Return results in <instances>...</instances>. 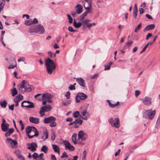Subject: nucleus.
I'll return each mask as SVG.
<instances>
[{
  "mask_svg": "<svg viewBox=\"0 0 160 160\" xmlns=\"http://www.w3.org/2000/svg\"><path fill=\"white\" fill-rule=\"evenodd\" d=\"M4 5V4L3 2H0V12L2 11Z\"/></svg>",
  "mask_w": 160,
  "mask_h": 160,
  "instance_id": "48",
  "label": "nucleus"
},
{
  "mask_svg": "<svg viewBox=\"0 0 160 160\" xmlns=\"http://www.w3.org/2000/svg\"><path fill=\"white\" fill-rule=\"evenodd\" d=\"M95 25V23H89L87 27L88 28H90L93 26H94Z\"/></svg>",
  "mask_w": 160,
  "mask_h": 160,
  "instance_id": "53",
  "label": "nucleus"
},
{
  "mask_svg": "<svg viewBox=\"0 0 160 160\" xmlns=\"http://www.w3.org/2000/svg\"><path fill=\"white\" fill-rule=\"evenodd\" d=\"M52 146L54 151L58 153L59 155L60 152L59 147L58 145L55 144H52Z\"/></svg>",
  "mask_w": 160,
  "mask_h": 160,
  "instance_id": "27",
  "label": "nucleus"
},
{
  "mask_svg": "<svg viewBox=\"0 0 160 160\" xmlns=\"http://www.w3.org/2000/svg\"><path fill=\"white\" fill-rule=\"evenodd\" d=\"M87 138V135L82 131H80L78 134V143L82 145L85 144L82 141L85 140Z\"/></svg>",
  "mask_w": 160,
  "mask_h": 160,
  "instance_id": "5",
  "label": "nucleus"
},
{
  "mask_svg": "<svg viewBox=\"0 0 160 160\" xmlns=\"http://www.w3.org/2000/svg\"><path fill=\"white\" fill-rule=\"evenodd\" d=\"M6 141L10 144L12 148H16L17 147L18 142L16 140H13L11 138H7Z\"/></svg>",
  "mask_w": 160,
  "mask_h": 160,
  "instance_id": "14",
  "label": "nucleus"
},
{
  "mask_svg": "<svg viewBox=\"0 0 160 160\" xmlns=\"http://www.w3.org/2000/svg\"><path fill=\"white\" fill-rule=\"evenodd\" d=\"M70 92L69 91L66 92L65 94V96L67 99H69L70 98Z\"/></svg>",
  "mask_w": 160,
  "mask_h": 160,
  "instance_id": "45",
  "label": "nucleus"
},
{
  "mask_svg": "<svg viewBox=\"0 0 160 160\" xmlns=\"http://www.w3.org/2000/svg\"><path fill=\"white\" fill-rule=\"evenodd\" d=\"M146 16L147 18L149 19H153L152 18L150 15L148 14H146Z\"/></svg>",
  "mask_w": 160,
  "mask_h": 160,
  "instance_id": "60",
  "label": "nucleus"
},
{
  "mask_svg": "<svg viewBox=\"0 0 160 160\" xmlns=\"http://www.w3.org/2000/svg\"><path fill=\"white\" fill-rule=\"evenodd\" d=\"M152 35V33H148V34L147 35L146 38V39L148 40L149 38L151 37Z\"/></svg>",
  "mask_w": 160,
  "mask_h": 160,
  "instance_id": "58",
  "label": "nucleus"
},
{
  "mask_svg": "<svg viewBox=\"0 0 160 160\" xmlns=\"http://www.w3.org/2000/svg\"><path fill=\"white\" fill-rule=\"evenodd\" d=\"M144 12V10L143 9L141 8L139 9V12L140 14H142Z\"/></svg>",
  "mask_w": 160,
  "mask_h": 160,
  "instance_id": "61",
  "label": "nucleus"
},
{
  "mask_svg": "<svg viewBox=\"0 0 160 160\" xmlns=\"http://www.w3.org/2000/svg\"><path fill=\"white\" fill-rule=\"evenodd\" d=\"M104 67H105V68H104L105 70H109L110 68V65H105Z\"/></svg>",
  "mask_w": 160,
  "mask_h": 160,
  "instance_id": "51",
  "label": "nucleus"
},
{
  "mask_svg": "<svg viewBox=\"0 0 160 160\" xmlns=\"http://www.w3.org/2000/svg\"><path fill=\"white\" fill-rule=\"evenodd\" d=\"M87 98V95L83 93H78L76 96V102H79L80 100H84Z\"/></svg>",
  "mask_w": 160,
  "mask_h": 160,
  "instance_id": "9",
  "label": "nucleus"
},
{
  "mask_svg": "<svg viewBox=\"0 0 160 160\" xmlns=\"http://www.w3.org/2000/svg\"><path fill=\"white\" fill-rule=\"evenodd\" d=\"M77 82L82 87H85V84L84 83V81L81 78H78L76 79Z\"/></svg>",
  "mask_w": 160,
  "mask_h": 160,
  "instance_id": "23",
  "label": "nucleus"
},
{
  "mask_svg": "<svg viewBox=\"0 0 160 160\" xmlns=\"http://www.w3.org/2000/svg\"><path fill=\"white\" fill-rule=\"evenodd\" d=\"M45 112L43 111L42 109H41V108L40 110L39 111V113L40 114V116L41 117H42L45 115V114L44 113Z\"/></svg>",
  "mask_w": 160,
  "mask_h": 160,
  "instance_id": "46",
  "label": "nucleus"
},
{
  "mask_svg": "<svg viewBox=\"0 0 160 160\" xmlns=\"http://www.w3.org/2000/svg\"><path fill=\"white\" fill-rule=\"evenodd\" d=\"M63 142L66 149H68L71 151H74V147L71 144L69 141H63Z\"/></svg>",
  "mask_w": 160,
  "mask_h": 160,
  "instance_id": "12",
  "label": "nucleus"
},
{
  "mask_svg": "<svg viewBox=\"0 0 160 160\" xmlns=\"http://www.w3.org/2000/svg\"><path fill=\"white\" fill-rule=\"evenodd\" d=\"M18 152V151H15V153L17 155L18 158L22 160H25V158L23 156H22L19 153H16V152Z\"/></svg>",
  "mask_w": 160,
  "mask_h": 160,
  "instance_id": "37",
  "label": "nucleus"
},
{
  "mask_svg": "<svg viewBox=\"0 0 160 160\" xmlns=\"http://www.w3.org/2000/svg\"><path fill=\"white\" fill-rule=\"evenodd\" d=\"M21 106L28 108H33L34 107L33 104L29 101H23L22 103Z\"/></svg>",
  "mask_w": 160,
  "mask_h": 160,
  "instance_id": "8",
  "label": "nucleus"
},
{
  "mask_svg": "<svg viewBox=\"0 0 160 160\" xmlns=\"http://www.w3.org/2000/svg\"><path fill=\"white\" fill-rule=\"evenodd\" d=\"M38 22V20L36 18H34L33 20L30 19L26 21L25 22V24L28 26H30L33 24L37 23Z\"/></svg>",
  "mask_w": 160,
  "mask_h": 160,
  "instance_id": "17",
  "label": "nucleus"
},
{
  "mask_svg": "<svg viewBox=\"0 0 160 160\" xmlns=\"http://www.w3.org/2000/svg\"><path fill=\"white\" fill-rule=\"evenodd\" d=\"M107 102L108 103L109 106L112 108H113L119 104V102L118 101L116 103H114V102L112 101V102L113 103H112L108 100H107Z\"/></svg>",
  "mask_w": 160,
  "mask_h": 160,
  "instance_id": "24",
  "label": "nucleus"
},
{
  "mask_svg": "<svg viewBox=\"0 0 160 160\" xmlns=\"http://www.w3.org/2000/svg\"><path fill=\"white\" fill-rule=\"evenodd\" d=\"M91 20L89 19H86L85 20L83 21L82 23L83 25H86L87 26L88 25V22H90Z\"/></svg>",
  "mask_w": 160,
  "mask_h": 160,
  "instance_id": "41",
  "label": "nucleus"
},
{
  "mask_svg": "<svg viewBox=\"0 0 160 160\" xmlns=\"http://www.w3.org/2000/svg\"><path fill=\"white\" fill-rule=\"evenodd\" d=\"M68 157L67 153L65 152H63L62 155L61 157V158H67Z\"/></svg>",
  "mask_w": 160,
  "mask_h": 160,
  "instance_id": "47",
  "label": "nucleus"
},
{
  "mask_svg": "<svg viewBox=\"0 0 160 160\" xmlns=\"http://www.w3.org/2000/svg\"><path fill=\"white\" fill-rule=\"evenodd\" d=\"M67 16L69 20V23H72L73 22L72 18L71 17L69 14H67Z\"/></svg>",
  "mask_w": 160,
  "mask_h": 160,
  "instance_id": "43",
  "label": "nucleus"
},
{
  "mask_svg": "<svg viewBox=\"0 0 160 160\" xmlns=\"http://www.w3.org/2000/svg\"><path fill=\"white\" fill-rule=\"evenodd\" d=\"M73 117L75 118H77L79 116H80L81 117V115L79 114V112L78 111H76L73 114Z\"/></svg>",
  "mask_w": 160,
  "mask_h": 160,
  "instance_id": "40",
  "label": "nucleus"
},
{
  "mask_svg": "<svg viewBox=\"0 0 160 160\" xmlns=\"http://www.w3.org/2000/svg\"><path fill=\"white\" fill-rule=\"evenodd\" d=\"M88 6H86V3H84L83 4V6L87 10V12L89 13H91L92 12V6L91 5L92 2L91 1L90 2H87Z\"/></svg>",
  "mask_w": 160,
  "mask_h": 160,
  "instance_id": "15",
  "label": "nucleus"
},
{
  "mask_svg": "<svg viewBox=\"0 0 160 160\" xmlns=\"http://www.w3.org/2000/svg\"><path fill=\"white\" fill-rule=\"evenodd\" d=\"M51 160H57L56 157L54 155H51Z\"/></svg>",
  "mask_w": 160,
  "mask_h": 160,
  "instance_id": "59",
  "label": "nucleus"
},
{
  "mask_svg": "<svg viewBox=\"0 0 160 160\" xmlns=\"http://www.w3.org/2000/svg\"><path fill=\"white\" fill-rule=\"evenodd\" d=\"M108 122L111 125H113L117 128H118L120 126V121L118 118L114 119L112 118H111L109 120Z\"/></svg>",
  "mask_w": 160,
  "mask_h": 160,
  "instance_id": "7",
  "label": "nucleus"
},
{
  "mask_svg": "<svg viewBox=\"0 0 160 160\" xmlns=\"http://www.w3.org/2000/svg\"><path fill=\"white\" fill-rule=\"evenodd\" d=\"M23 99V97L21 95L19 94L15 97L14 99V101L15 103V106L16 107L18 106V103Z\"/></svg>",
  "mask_w": 160,
  "mask_h": 160,
  "instance_id": "13",
  "label": "nucleus"
},
{
  "mask_svg": "<svg viewBox=\"0 0 160 160\" xmlns=\"http://www.w3.org/2000/svg\"><path fill=\"white\" fill-rule=\"evenodd\" d=\"M133 43V42L131 40H129L126 43L125 46L124 47H129Z\"/></svg>",
  "mask_w": 160,
  "mask_h": 160,
  "instance_id": "39",
  "label": "nucleus"
},
{
  "mask_svg": "<svg viewBox=\"0 0 160 160\" xmlns=\"http://www.w3.org/2000/svg\"><path fill=\"white\" fill-rule=\"evenodd\" d=\"M155 27V25L154 24H151L147 26V27L144 29L143 31L145 32L147 31L152 30L154 29Z\"/></svg>",
  "mask_w": 160,
  "mask_h": 160,
  "instance_id": "25",
  "label": "nucleus"
},
{
  "mask_svg": "<svg viewBox=\"0 0 160 160\" xmlns=\"http://www.w3.org/2000/svg\"><path fill=\"white\" fill-rule=\"evenodd\" d=\"M36 33L39 32L40 34H42L44 32V29L43 26L41 24L36 26Z\"/></svg>",
  "mask_w": 160,
  "mask_h": 160,
  "instance_id": "18",
  "label": "nucleus"
},
{
  "mask_svg": "<svg viewBox=\"0 0 160 160\" xmlns=\"http://www.w3.org/2000/svg\"><path fill=\"white\" fill-rule=\"evenodd\" d=\"M138 11H133V15L134 18L136 19L137 18V13H138Z\"/></svg>",
  "mask_w": 160,
  "mask_h": 160,
  "instance_id": "50",
  "label": "nucleus"
},
{
  "mask_svg": "<svg viewBox=\"0 0 160 160\" xmlns=\"http://www.w3.org/2000/svg\"><path fill=\"white\" fill-rule=\"evenodd\" d=\"M14 104L13 105H11L9 107V108L10 109V110H11L12 111L14 109Z\"/></svg>",
  "mask_w": 160,
  "mask_h": 160,
  "instance_id": "62",
  "label": "nucleus"
},
{
  "mask_svg": "<svg viewBox=\"0 0 160 160\" xmlns=\"http://www.w3.org/2000/svg\"><path fill=\"white\" fill-rule=\"evenodd\" d=\"M56 137V135L55 133L54 132L52 131L51 132V139L52 140L54 141Z\"/></svg>",
  "mask_w": 160,
  "mask_h": 160,
  "instance_id": "42",
  "label": "nucleus"
},
{
  "mask_svg": "<svg viewBox=\"0 0 160 160\" xmlns=\"http://www.w3.org/2000/svg\"><path fill=\"white\" fill-rule=\"evenodd\" d=\"M148 47V46H147V45H146L143 48L142 51L140 52V53H142L143 52H144L146 50Z\"/></svg>",
  "mask_w": 160,
  "mask_h": 160,
  "instance_id": "57",
  "label": "nucleus"
},
{
  "mask_svg": "<svg viewBox=\"0 0 160 160\" xmlns=\"http://www.w3.org/2000/svg\"><path fill=\"white\" fill-rule=\"evenodd\" d=\"M140 92L139 91L136 90L135 91V95L136 97H137L138 95L140 94Z\"/></svg>",
  "mask_w": 160,
  "mask_h": 160,
  "instance_id": "54",
  "label": "nucleus"
},
{
  "mask_svg": "<svg viewBox=\"0 0 160 160\" xmlns=\"http://www.w3.org/2000/svg\"><path fill=\"white\" fill-rule=\"evenodd\" d=\"M98 77V74H95L92 76L91 78V79L96 78Z\"/></svg>",
  "mask_w": 160,
  "mask_h": 160,
  "instance_id": "63",
  "label": "nucleus"
},
{
  "mask_svg": "<svg viewBox=\"0 0 160 160\" xmlns=\"http://www.w3.org/2000/svg\"><path fill=\"white\" fill-rule=\"evenodd\" d=\"M141 100L145 105L149 106L152 104V98L150 97L146 96Z\"/></svg>",
  "mask_w": 160,
  "mask_h": 160,
  "instance_id": "10",
  "label": "nucleus"
},
{
  "mask_svg": "<svg viewBox=\"0 0 160 160\" xmlns=\"http://www.w3.org/2000/svg\"><path fill=\"white\" fill-rule=\"evenodd\" d=\"M52 98V95L48 93L43 94L41 98H38V99L40 101L45 100L49 103L52 102L51 99Z\"/></svg>",
  "mask_w": 160,
  "mask_h": 160,
  "instance_id": "6",
  "label": "nucleus"
},
{
  "mask_svg": "<svg viewBox=\"0 0 160 160\" xmlns=\"http://www.w3.org/2000/svg\"><path fill=\"white\" fill-rule=\"evenodd\" d=\"M14 131V130L13 128L9 129L5 133V136L6 137H7L10 136Z\"/></svg>",
  "mask_w": 160,
  "mask_h": 160,
  "instance_id": "30",
  "label": "nucleus"
},
{
  "mask_svg": "<svg viewBox=\"0 0 160 160\" xmlns=\"http://www.w3.org/2000/svg\"><path fill=\"white\" fill-rule=\"evenodd\" d=\"M36 26H32L29 28V31L30 33H36L37 31Z\"/></svg>",
  "mask_w": 160,
  "mask_h": 160,
  "instance_id": "29",
  "label": "nucleus"
},
{
  "mask_svg": "<svg viewBox=\"0 0 160 160\" xmlns=\"http://www.w3.org/2000/svg\"><path fill=\"white\" fill-rule=\"evenodd\" d=\"M56 118L53 116H50L48 118H45L43 119V122L45 123H50L49 126L51 127H54L57 125V123L55 122Z\"/></svg>",
  "mask_w": 160,
  "mask_h": 160,
  "instance_id": "4",
  "label": "nucleus"
},
{
  "mask_svg": "<svg viewBox=\"0 0 160 160\" xmlns=\"http://www.w3.org/2000/svg\"><path fill=\"white\" fill-rule=\"evenodd\" d=\"M74 122H75V128H78L82 124V120L80 118L77 119H76Z\"/></svg>",
  "mask_w": 160,
  "mask_h": 160,
  "instance_id": "22",
  "label": "nucleus"
},
{
  "mask_svg": "<svg viewBox=\"0 0 160 160\" xmlns=\"http://www.w3.org/2000/svg\"><path fill=\"white\" fill-rule=\"evenodd\" d=\"M85 17L83 16L82 14L80 16L79 18V20L80 21H82V20H84V18Z\"/></svg>",
  "mask_w": 160,
  "mask_h": 160,
  "instance_id": "55",
  "label": "nucleus"
},
{
  "mask_svg": "<svg viewBox=\"0 0 160 160\" xmlns=\"http://www.w3.org/2000/svg\"><path fill=\"white\" fill-rule=\"evenodd\" d=\"M25 82L24 80H23L22 82L21 86L19 89V91H21V92H24L26 91V87L25 86Z\"/></svg>",
  "mask_w": 160,
  "mask_h": 160,
  "instance_id": "20",
  "label": "nucleus"
},
{
  "mask_svg": "<svg viewBox=\"0 0 160 160\" xmlns=\"http://www.w3.org/2000/svg\"><path fill=\"white\" fill-rule=\"evenodd\" d=\"M1 128L3 132H6L8 129L9 125L8 123H6V124L4 123H2L1 124Z\"/></svg>",
  "mask_w": 160,
  "mask_h": 160,
  "instance_id": "26",
  "label": "nucleus"
},
{
  "mask_svg": "<svg viewBox=\"0 0 160 160\" xmlns=\"http://www.w3.org/2000/svg\"><path fill=\"white\" fill-rule=\"evenodd\" d=\"M26 132L29 138H32L34 136H38L39 133L34 127L28 126L26 129Z\"/></svg>",
  "mask_w": 160,
  "mask_h": 160,
  "instance_id": "2",
  "label": "nucleus"
},
{
  "mask_svg": "<svg viewBox=\"0 0 160 160\" xmlns=\"http://www.w3.org/2000/svg\"><path fill=\"white\" fill-rule=\"evenodd\" d=\"M45 64L48 73L51 74L52 72L56 69V66L55 63L53 60L48 58L46 60Z\"/></svg>",
  "mask_w": 160,
  "mask_h": 160,
  "instance_id": "1",
  "label": "nucleus"
},
{
  "mask_svg": "<svg viewBox=\"0 0 160 160\" xmlns=\"http://www.w3.org/2000/svg\"><path fill=\"white\" fill-rule=\"evenodd\" d=\"M44 154L43 153H41L39 155H38V159H43Z\"/></svg>",
  "mask_w": 160,
  "mask_h": 160,
  "instance_id": "52",
  "label": "nucleus"
},
{
  "mask_svg": "<svg viewBox=\"0 0 160 160\" xmlns=\"http://www.w3.org/2000/svg\"><path fill=\"white\" fill-rule=\"evenodd\" d=\"M76 12L78 14H80L82 12V6L79 4H77L75 7Z\"/></svg>",
  "mask_w": 160,
  "mask_h": 160,
  "instance_id": "19",
  "label": "nucleus"
},
{
  "mask_svg": "<svg viewBox=\"0 0 160 160\" xmlns=\"http://www.w3.org/2000/svg\"><path fill=\"white\" fill-rule=\"evenodd\" d=\"M32 157L35 159H38V155L36 152H34L32 155Z\"/></svg>",
  "mask_w": 160,
  "mask_h": 160,
  "instance_id": "44",
  "label": "nucleus"
},
{
  "mask_svg": "<svg viewBox=\"0 0 160 160\" xmlns=\"http://www.w3.org/2000/svg\"><path fill=\"white\" fill-rule=\"evenodd\" d=\"M48 138V134L47 131L46 130L45 131H44L42 136V139L45 140Z\"/></svg>",
  "mask_w": 160,
  "mask_h": 160,
  "instance_id": "33",
  "label": "nucleus"
},
{
  "mask_svg": "<svg viewBox=\"0 0 160 160\" xmlns=\"http://www.w3.org/2000/svg\"><path fill=\"white\" fill-rule=\"evenodd\" d=\"M138 49V47L137 46L135 47L133 49V52H135Z\"/></svg>",
  "mask_w": 160,
  "mask_h": 160,
  "instance_id": "64",
  "label": "nucleus"
},
{
  "mask_svg": "<svg viewBox=\"0 0 160 160\" xmlns=\"http://www.w3.org/2000/svg\"><path fill=\"white\" fill-rule=\"evenodd\" d=\"M156 113V110L152 109L145 110L143 113V117L145 118L152 120L153 119Z\"/></svg>",
  "mask_w": 160,
  "mask_h": 160,
  "instance_id": "3",
  "label": "nucleus"
},
{
  "mask_svg": "<svg viewBox=\"0 0 160 160\" xmlns=\"http://www.w3.org/2000/svg\"><path fill=\"white\" fill-rule=\"evenodd\" d=\"M81 114L83 116V117L81 116V118L84 120L88 119L90 116V114L86 109H84L82 112Z\"/></svg>",
  "mask_w": 160,
  "mask_h": 160,
  "instance_id": "16",
  "label": "nucleus"
},
{
  "mask_svg": "<svg viewBox=\"0 0 160 160\" xmlns=\"http://www.w3.org/2000/svg\"><path fill=\"white\" fill-rule=\"evenodd\" d=\"M142 27V24L141 23H140L138 24L137 27L135 28L134 30V32H138L139 31V30L141 29Z\"/></svg>",
  "mask_w": 160,
  "mask_h": 160,
  "instance_id": "38",
  "label": "nucleus"
},
{
  "mask_svg": "<svg viewBox=\"0 0 160 160\" xmlns=\"http://www.w3.org/2000/svg\"><path fill=\"white\" fill-rule=\"evenodd\" d=\"M28 146L27 148L28 149L30 150L31 151L34 152L36 150L37 147V145L36 143L35 142H32L31 143H28L27 144Z\"/></svg>",
  "mask_w": 160,
  "mask_h": 160,
  "instance_id": "11",
  "label": "nucleus"
},
{
  "mask_svg": "<svg viewBox=\"0 0 160 160\" xmlns=\"http://www.w3.org/2000/svg\"><path fill=\"white\" fill-rule=\"evenodd\" d=\"M41 108L42 109L43 111L45 112L50 111L52 109V108L51 105H48L44 107H42Z\"/></svg>",
  "mask_w": 160,
  "mask_h": 160,
  "instance_id": "28",
  "label": "nucleus"
},
{
  "mask_svg": "<svg viewBox=\"0 0 160 160\" xmlns=\"http://www.w3.org/2000/svg\"><path fill=\"white\" fill-rule=\"evenodd\" d=\"M7 104V102L5 100H4L0 102V105L1 107L4 108L6 107Z\"/></svg>",
  "mask_w": 160,
  "mask_h": 160,
  "instance_id": "36",
  "label": "nucleus"
},
{
  "mask_svg": "<svg viewBox=\"0 0 160 160\" xmlns=\"http://www.w3.org/2000/svg\"><path fill=\"white\" fill-rule=\"evenodd\" d=\"M11 93H12V96L13 97L18 94V92L15 88H13L11 90Z\"/></svg>",
  "mask_w": 160,
  "mask_h": 160,
  "instance_id": "34",
  "label": "nucleus"
},
{
  "mask_svg": "<svg viewBox=\"0 0 160 160\" xmlns=\"http://www.w3.org/2000/svg\"><path fill=\"white\" fill-rule=\"evenodd\" d=\"M77 136V134L76 133H74L72 135V142L74 144L77 143L76 140V138Z\"/></svg>",
  "mask_w": 160,
  "mask_h": 160,
  "instance_id": "31",
  "label": "nucleus"
},
{
  "mask_svg": "<svg viewBox=\"0 0 160 160\" xmlns=\"http://www.w3.org/2000/svg\"><path fill=\"white\" fill-rule=\"evenodd\" d=\"M48 148L45 145H43L41 149L42 151L44 152L45 153H47L48 151Z\"/></svg>",
  "mask_w": 160,
  "mask_h": 160,
  "instance_id": "35",
  "label": "nucleus"
},
{
  "mask_svg": "<svg viewBox=\"0 0 160 160\" xmlns=\"http://www.w3.org/2000/svg\"><path fill=\"white\" fill-rule=\"evenodd\" d=\"M68 29L70 32H75L77 31V30H74L73 28L71 26L69 27Z\"/></svg>",
  "mask_w": 160,
  "mask_h": 160,
  "instance_id": "49",
  "label": "nucleus"
},
{
  "mask_svg": "<svg viewBox=\"0 0 160 160\" xmlns=\"http://www.w3.org/2000/svg\"><path fill=\"white\" fill-rule=\"evenodd\" d=\"M73 25L76 28H78L80 27L82 25V23L80 22H76L74 20L73 22Z\"/></svg>",
  "mask_w": 160,
  "mask_h": 160,
  "instance_id": "32",
  "label": "nucleus"
},
{
  "mask_svg": "<svg viewBox=\"0 0 160 160\" xmlns=\"http://www.w3.org/2000/svg\"><path fill=\"white\" fill-rule=\"evenodd\" d=\"M30 122L35 124H38L39 122V119L38 118H35L31 117L29 118Z\"/></svg>",
  "mask_w": 160,
  "mask_h": 160,
  "instance_id": "21",
  "label": "nucleus"
},
{
  "mask_svg": "<svg viewBox=\"0 0 160 160\" xmlns=\"http://www.w3.org/2000/svg\"><path fill=\"white\" fill-rule=\"evenodd\" d=\"M69 89L70 90H75V87L74 85H70V86L69 87Z\"/></svg>",
  "mask_w": 160,
  "mask_h": 160,
  "instance_id": "56",
  "label": "nucleus"
}]
</instances>
